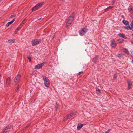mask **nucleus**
I'll use <instances>...</instances> for the list:
<instances>
[{"mask_svg":"<svg viewBox=\"0 0 133 133\" xmlns=\"http://www.w3.org/2000/svg\"><path fill=\"white\" fill-rule=\"evenodd\" d=\"M42 77L44 81L45 85L47 87H49L50 84V81L49 79L44 75H43Z\"/></svg>","mask_w":133,"mask_h":133,"instance_id":"nucleus-1","label":"nucleus"},{"mask_svg":"<svg viewBox=\"0 0 133 133\" xmlns=\"http://www.w3.org/2000/svg\"><path fill=\"white\" fill-rule=\"evenodd\" d=\"M87 30L85 28H84L81 29L79 31V34L81 36L84 35L87 32Z\"/></svg>","mask_w":133,"mask_h":133,"instance_id":"nucleus-2","label":"nucleus"},{"mask_svg":"<svg viewBox=\"0 0 133 133\" xmlns=\"http://www.w3.org/2000/svg\"><path fill=\"white\" fill-rule=\"evenodd\" d=\"M41 40L39 39H35L32 41V45L35 46L41 42Z\"/></svg>","mask_w":133,"mask_h":133,"instance_id":"nucleus-3","label":"nucleus"},{"mask_svg":"<svg viewBox=\"0 0 133 133\" xmlns=\"http://www.w3.org/2000/svg\"><path fill=\"white\" fill-rule=\"evenodd\" d=\"M74 115V113L73 112L71 113L70 114H68L65 117H64L63 118V120L64 121H65L66 120L70 118L71 117H72Z\"/></svg>","mask_w":133,"mask_h":133,"instance_id":"nucleus-4","label":"nucleus"},{"mask_svg":"<svg viewBox=\"0 0 133 133\" xmlns=\"http://www.w3.org/2000/svg\"><path fill=\"white\" fill-rule=\"evenodd\" d=\"M45 62H44L40 64H38L35 66V69H39L41 68L45 64Z\"/></svg>","mask_w":133,"mask_h":133,"instance_id":"nucleus-5","label":"nucleus"},{"mask_svg":"<svg viewBox=\"0 0 133 133\" xmlns=\"http://www.w3.org/2000/svg\"><path fill=\"white\" fill-rule=\"evenodd\" d=\"M74 16H75L74 14V13H72L71 15L69 17L68 19L72 22L74 19Z\"/></svg>","mask_w":133,"mask_h":133,"instance_id":"nucleus-6","label":"nucleus"},{"mask_svg":"<svg viewBox=\"0 0 133 133\" xmlns=\"http://www.w3.org/2000/svg\"><path fill=\"white\" fill-rule=\"evenodd\" d=\"M127 82L128 84V90H129L130 89L131 87L132 84V82L129 80H128L127 81Z\"/></svg>","mask_w":133,"mask_h":133,"instance_id":"nucleus-7","label":"nucleus"},{"mask_svg":"<svg viewBox=\"0 0 133 133\" xmlns=\"http://www.w3.org/2000/svg\"><path fill=\"white\" fill-rule=\"evenodd\" d=\"M21 77V75L20 74L18 75L15 77L14 81L15 82H16L17 81H19L20 80Z\"/></svg>","mask_w":133,"mask_h":133,"instance_id":"nucleus-8","label":"nucleus"},{"mask_svg":"<svg viewBox=\"0 0 133 133\" xmlns=\"http://www.w3.org/2000/svg\"><path fill=\"white\" fill-rule=\"evenodd\" d=\"M111 46L113 48H115L116 46V43L115 42L114 40H112L111 41Z\"/></svg>","mask_w":133,"mask_h":133,"instance_id":"nucleus-9","label":"nucleus"},{"mask_svg":"<svg viewBox=\"0 0 133 133\" xmlns=\"http://www.w3.org/2000/svg\"><path fill=\"white\" fill-rule=\"evenodd\" d=\"M72 22L71 21H70L68 19V20L66 23V27H68V26H69L71 24Z\"/></svg>","mask_w":133,"mask_h":133,"instance_id":"nucleus-10","label":"nucleus"},{"mask_svg":"<svg viewBox=\"0 0 133 133\" xmlns=\"http://www.w3.org/2000/svg\"><path fill=\"white\" fill-rule=\"evenodd\" d=\"M10 128V127L8 126L6 127L5 129L3 130V133H6L7 132V130Z\"/></svg>","mask_w":133,"mask_h":133,"instance_id":"nucleus-11","label":"nucleus"},{"mask_svg":"<svg viewBox=\"0 0 133 133\" xmlns=\"http://www.w3.org/2000/svg\"><path fill=\"white\" fill-rule=\"evenodd\" d=\"M11 81V79L9 77L8 78L6 79V85L7 86L10 83Z\"/></svg>","mask_w":133,"mask_h":133,"instance_id":"nucleus-12","label":"nucleus"},{"mask_svg":"<svg viewBox=\"0 0 133 133\" xmlns=\"http://www.w3.org/2000/svg\"><path fill=\"white\" fill-rule=\"evenodd\" d=\"M14 20H15V19H14L12 20L11 21L8 22L6 24V27H8L10 24H11L12 23H13V22L14 21Z\"/></svg>","mask_w":133,"mask_h":133,"instance_id":"nucleus-13","label":"nucleus"},{"mask_svg":"<svg viewBox=\"0 0 133 133\" xmlns=\"http://www.w3.org/2000/svg\"><path fill=\"white\" fill-rule=\"evenodd\" d=\"M118 36L120 37H121L125 39L127 38L126 37L124 34L121 33H119L118 34Z\"/></svg>","mask_w":133,"mask_h":133,"instance_id":"nucleus-14","label":"nucleus"},{"mask_svg":"<svg viewBox=\"0 0 133 133\" xmlns=\"http://www.w3.org/2000/svg\"><path fill=\"white\" fill-rule=\"evenodd\" d=\"M31 54L30 53H28L27 54V57L28 59L29 62H30L31 61V58L30 56Z\"/></svg>","mask_w":133,"mask_h":133,"instance_id":"nucleus-15","label":"nucleus"},{"mask_svg":"<svg viewBox=\"0 0 133 133\" xmlns=\"http://www.w3.org/2000/svg\"><path fill=\"white\" fill-rule=\"evenodd\" d=\"M83 126V124L81 123H79L77 126V129L78 130H80Z\"/></svg>","mask_w":133,"mask_h":133,"instance_id":"nucleus-16","label":"nucleus"},{"mask_svg":"<svg viewBox=\"0 0 133 133\" xmlns=\"http://www.w3.org/2000/svg\"><path fill=\"white\" fill-rule=\"evenodd\" d=\"M38 8H38L37 5H36L32 8V11H35L37 10Z\"/></svg>","mask_w":133,"mask_h":133,"instance_id":"nucleus-17","label":"nucleus"},{"mask_svg":"<svg viewBox=\"0 0 133 133\" xmlns=\"http://www.w3.org/2000/svg\"><path fill=\"white\" fill-rule=\"evenodd\" d=\"M8 41L9 43H12L14 42L15 40L14 39H10L8 40Z\"/></svg>","mask_w":133,"mask_h":133,"instance_id":"nucleus-18","label":"nucleus"},{"mask_svg":"<svg viewBox=\"0 0 133 133\" xmlns=\"http://www.w3.org/2000/svg\"><path fill=\"white\" fill-rule=\"evenodd\" d=\"M122 22L125 25H129V23L128 22L126 21L125 20H123L122 21Z\"/></svg>","mask_w":133,"mask_h":133,"instance_id":"nucleus-19","label":"nucleus"},{"mask_svg":"<svg viewBox=\"0 0 133 133\" xmlns=\"http://www.w3.org/2000/svg\"><path fill=\"white\" fill-rule=\"evenodd\" d=\"M97 59V56H95L93 58V61L95 63H96Z\"/></svg>","mask_w":133,"mask_h":133,"instance_id":"nucleus-20","label":"nucleus"},{"mask_svg":"<svg viewBox=\"0 0 133 133\" xmlns=\"http://www.w3.org/2000/svg\"><path fill=\"white\" fill-rule=\"evenodd\" d=\"M23 26V25H22V24H21L16 29V30L17 31H19L21 28V27Z\"/></svg>","mask_w":133,"mask_h":133,"instance_id":"nucleus-21","label":"nucleus"},{"mask_svg":"<svg viewBox=\"0 0 133 133\" xmlns=\"http://www.w3.org/2000/svg\"><path fill=\"white\" fill-rule=\"evenodd\" d=\"M125 28L127 29H130V30H132V28L131 27H130V26H128L125 27Z\"/></svg>","mask_w":133,"mask_h":133,"instance_id":"nucleus-22","label":"nucleus"},{"mask_svg":"<svg viewBox=\"0 0 133 133\" xmlns=\"http://www.w3.org/2000/svg\"><path fill=\"white\" fill-rule=\"evenodd\" d=\"M43 4V2H41L40 3H39L37 5V6H38V8H39V7L41 6Z\"/></svg>","mask_w":133,"mask_h":133,"instance_id":"nucleus-23","label":"nucleus"},{"mask_svg":"<svg viewBox=\"0 0 133 133\" xmlns=\"http://www.w3.org/2000/svg\"><path fill=\"white\" fill-rule=\"evenodd\" d=\"M123 55L124 54H119L117 55V56L119 57H122Z\"/></svg>","mask_w":133,"mask_h":133,"instance_id":"nucleus-24","label":"nucleus"},{"mask_svg":"<svg viewBox=\"0 0 133 133\" xmlns=\"http://www.w3.org/2000/svg\"><path fill=\"white\" fill-rule=\"evenodd\" d=\"M19 88V85H18V86L16 88L15 90V91L16 92H17L18 91Z\"/></svg>","mask_w":133,"mask_h":133,"instance_id":"nucleus-25","label":"nucleus"},{"mask_svg":"<svg viewBox=\"0 0 133 133\" xmlns=\"http://www.w3.org/2000/svg\"><path fill=\"white\" fill-rule=\"evenodd\" d=\"M117 74H115L113 76L114 78V79H116L117 77Z\"/></svg>","mask_w":133,"mask_h":133,"instance_id":"nucleus-26","label":"nucleus"},{"mask_svg":"<svg viewBox=\"0 0 133 133\" xmlns=\"http://www.w3.org/2000/svg\"><path fill=\"white\" fill-rule=\"evenodd\" d=\"M117 41H119V43H122L123 42L124 40L123 39H119L117 40Z\"/></svg>","mask_w":133,"mask_h":133,"instance_id":"nucleus-27","label":"nucleus"},{"mask_svg":"<svg viewBox=\"0 0 133 133\" xmlns=\"http://www.w3.org/2000/svg\"><path fill=\"white\" fill-rule=\"evenodd\" d=\"M130 25L132 28V29L133 28V21H132L130 23Z\"/></svg>","mask_w":133,"mask_h":133,"instance_id":"nucleus-28","label":"nucleus"},{"mask_svg":"<svg viewBox=\"0 0 133 133\" xmlns=\"http://www.w3.org/2000/svg\"><path fill=\"white\" fill-rule=\"evenodd\" d=\"M112 8H113V6H109V7H108L107 8H106L105 9V10H108V9H111Z\"/></svg>","mask_w":133,"mask_h":133,"instance_id":"nucleus-29","label":"nucleus"},{"mask_svg":"<svg viewBox=\"0 0 133 133\" xmlns=\"http://www.w3.org/2000/svg\"><path fill=\"white\" fill-rule=\"evenodd\" d=\"M128 9L130 11H132L133 10L132 8H129Z\"/></svg>","mask_w":133,"mask_h":133,"instance_id":"nucleus-30","label":"nucleus"},{"mask_svg":"<svg viewBox=\"0 0 133 133\" xmlns=\"http://www.w3.org/2000/svg\"><path fill=\"white\" fill-rule=\"evenodd\" d=\"M110 131V129H109L105 133H109Z\"/></svg>","mask_w":133,"mask_h":133,"instance_id":"nucleus-31","label":"nucleus"},{"mask_svg":"<svg viewBox=\"0 0 133 133\" xmlns=\"http://www.w3.org/2000/svg\"><path fill=\"white\" fill-rule=\"evenodd\" d=\"M15 15H12L10 17V18H12L14 17L15 16Z\"/></svg>","mask_w":133,"mask_h":133,"instance_id":"nucleus-32","label":"nucleus"},{"mask_svg":"<svg viewBox=\"0 0 133 133\" xmlns=\"http://www.w3.org/2000/svg\"><path fill=\"white\" fill-rule=\"evenodd\" d=\"M96 90V91H98V92H100V90L98 89H97Z\"/></svg>","mask_w":133,"mask_h":133,"instance_id":"nucleus-33","label":"nucleus"},{"mask_svg":"<svg viewBox=\"0 0 133 133\" xmlns=\"http://www.w3.org/2000/svg\"><path fill=\"white\" fill-rule=\"evenodd\" d=\"M82 73H83L82 71H81L79 72L78 74L79 75H81V74H82Z\"/></svg>","mask_w":133,"mask_h":133,"instance_id":"nucleus-34","label":"nucleus"},{"mask_svg":"<svg viewBox=\"0 0 133 133\" xmlns=\"http://www.w3.org/2000/svg\"><path fill=\"white\" fill-rule=\"evenodd\" d=\"M115 2V0H113V1H112V5H113L114 2Z\"/></svg>","mask_w":133,"mask_h":133,"instance_id":"nucleus-35","label":"nucleus"},{"mask_svg":"<svg viewBox=\"0 0 133 133\" xmlns=\"http://www.w3.org/2000/svg\"><path fill=\"white\" fill-rule=\"evenodd\" d=\"M25 21H23L22 23L21 24H22V25H23V24H24L25 23Z\"/></svg>","mask_w":133,"mask_h":133,"instance_id":"nucleus-36","label":"nucleus"},{"mask_svg":"<svg viewBox=\"0 0 133 133\" xmlns=\"http://www.w3.org/2000/svg\"><path fill=\"white\" fill-rule=\"evenodd\" d=\"M126 52L127 54H128V50H127Z\"/></svg>","mask_w":133,"mask_h":133,"instance_id":"nucleus-37","label":"nucleus"},{"mask_svg":"<svg viewBox=\"0 0 133 133\" xmlns=\"http://www.w3.org/2000/svg\"><path fill=\"white\" fill-rule=\"evenodd\" d=\"M17 31L16 30L15 31V34H16V32H17Z\"/></svg>","mask_w":133,"mask_h":133,"instance_id":"nucleus-38","label":"nucleus"},{"mask_svg":"<svg viewBox=\"0 0 133 133\" xmlns=\"http://www.w3.org/2000/svg\"><path fill=\"white\" fill-rule=\"evenodd\" d=\"M121 17H124V16L123 15H122L121 16Z\"/></svg>","mask_w":133,"mask_h":133,"instance_id":"nucleus-39","label":"nucleus"},{"mask_svg":"<svg viewBox=\"0 0 133 133\" xmlns=\"http://www.w3.org/2000/svg\"><path fill=\"white\" fill-rule=\"evenodd\" d=\"M131 43L133 44V41H131Z\"/></svg>","mask_w":133,"mask_h":133,"instance_id":"nucleus-40","label":"nucleus"},{"mask_svg":"<svg viewBox=\"0 0 133 133\" xmlns=\"http://www.w3.org/2000/svg\"><path fill=\"white\" fill-rule=\"evenodd\" d=\"M132 35L133 36V34H132Z\"/></svg>","mask_w":133,"mask_h":133,"instance_id":"nucleus-41","label":"nucleus"}]
</instances>
